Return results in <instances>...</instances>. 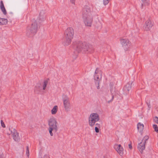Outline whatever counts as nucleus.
Returning a JSON list of instances; mask_svg holds the SVG:
<instances>
[{
    "label": "nucleus",
    "mask_w": 158,
    "mask_h": 158,
    "mask_svg": "<svg viewBox=\"0 0 158 158\" xmlns=\"http://www.w3.org/2000/svg\"><path fill=\"white\" fill-rule=\"evenodd\" d=\"M73 48L77 53L81 52L86 53L93 52L94 49L91 45L85 42L77 41L73 43Z\"/></svg>",
    "instance_id": "1"
},
{
    "label": "nucleus",
    "mask_w": 158,
    "mask_h": 158,
    "mask_svg": "<svg viewBox=\"0 0 158 158\" xmlns=\"http://www.w3.org/2000/svg\"><path fill=\"white\" fill-rule=\"evenodd\" d=\"M74 35L73 29L71 27L66 29L64 33V41L63 44L66 46L69 45L71 42Z\"/></svg>",
    "instance_id": "2"
},
{
    "label": "nucleus",
    "mask_w": 158,
    "mask_h": 158,
    "mask_svg": "<svg viewBox=\"0 0 158 158\" xmlns=\"http://www.w3.org/2000/svg\"><path fill=\"white\" fill-rule=\"evenodd\" d=\"M38 26L37 21L33 20L31 25L28 26L27 28L26 35L29 36L35 34L37 32Z\"/></svg>",
    "instance_id": "3"
},
{
    "label": "nucleus",
    "mask_w": 158,
    "mask_h": 158,
    "mask_svg": "<svg viewBox=\"0 0 158 158\" xmlns=\"http://www.w3.org/2000/svg\"><path fill=\"white\" fill-rule=\"evenodd\" d=\"M92 16L89 7L87 6H84L82 9V18Z\"/></svg>",
    "instance_id": "4"
},
{
    "label": "nucleus",
    "mask_w": 158,
    "mask_h": 158,
    "mask_svg": "<svg viewBox=\"0 0 158 158\" xmlns=\"http://www.w3.org/2000/svg\"><path fill=\"white\" fill-rule=\"evenodd\" d=\"M120 41L121 44L125 50H127L131 45V42L127 39H122Z\"/></svg>",
    "instance_id": "5"
},
{
    "label": "nucleus",
    "mask_w": 158,
    "mask_h": 158,
    "mask_svg": "<svg viewBox=\"0 0 158 158\" xmlns=\"http://www.w3.org/2000/svg\"><path fill=\"white\" fill-rule=\"evenodd\" d=\"M63 101L65 110L66 111H69L70 109V104L69 99L67 97H66L65 98H63Z\"/></svg>",
    "instance_id": "6"
},
{
    "label": "nucleus",
    "mask_w": 158,
    "mask_h": 158,
    "mask_svg": "<svg viewBox=\"0 0 158 158\" xmlns=\"http://www.w3.org/2000/svg\"><path fill=\"white\" fill-rule=\"evenodd\" d=\"M153 24L152 23L151 19L150 18L146 21L143 27L145 31H150L152 26Z\"/></svg>",
    "instance_id": "7"
},
{
    "label": "nucleus",
    "mask_w": 158,
    "mask_h": 158,
    "mask_svg": "<svg viewBox=\"0 0 158 158\" xmlns=\"http://www.w3.org/2000/svg\"><path fill=\"white\" fill-rule=\"evenodd\" d=\"M83 21L85 25L86 26L91 27L93 21V18L92 16L83 18Z\"/></svg>",
    "instance_id": "8"
},
{
    "label": "nucleus",
    "mask_w": 158,
    "mask_h": 158,
    "mask_svg": "<svg viewBox=\"0 0 158 158\" xmlns=\"http://www.w3.org/2000/svg\"><path fill=\"white\" fill-rule=\"evenodd\" d=\"M133 83L132 81H130L126 84L123 88V90L126 94H128L129 91L131 90Z\"/></svg>",
    "instance_id": "9"
},
{
    "label": "nucleus",
    "mask_w": 158,
    "mask_h": 158,
    "mask_svg": "<svg viewBox=\"0 0 158 158\" xmlns=\"http://www.w3.org/2000/svg\"><path fill=\"white\" fill-rule=\"evenodd\" d=\"M48 124L50 127L54 128L55 132H56L57 131V128L56 126V121L55 119H50Z\"/></svg>",
    "instance_id": "10"
},
{
    "label": "nucleus",
    "mask_w": 158,
    "mask_h": 158,
    "mask_svg": "<svg viewBox=\"0 0 158 158\" xmlns=\"http://www.w3.org/2000/svg\"><path fill=\"white\" fill-rule=\"evenodd\" d=\"M114 148L120 156H122L123 155V149L120 144L115 145Z\"/></svg>",
    "instance_id": "11"
},
{
    "label": "nucleus",
    "mask_w": 158,
    "mask_h": 158,
    "mask_svg": "<svg viewBox=\"0 0 158 158\" xmlns=\"http://www.w3.org/2000/svg\"><path fill=\"white\" fill-rule=\"evenodd\" d=\"M145 142H143V140H142V142L138 144V148L141 153H142L143 150L145 149Z\"/></svg>",
    "instance_id": "12"
},
{
    "label": "nucleus",
    "mask_w": 158,
    "mask_h": 158,
    "mask_svg": "<svg viewBox=\"0 0 158 158\" xmlns=\"http://www.w3.org/2000/svg\"><path fill=\"white\" fill-rule=\"evenodd\" d=\"M41 90V85L40 83H38L34 88V91L36 94H39Z\"/></svg>",
    "instance_id": "13"
},
{
    "label": "nucleus",
    "mask_w": 158,
    "mask_h": 158,
    "mask_svg": "<svg viewBox=\"0 0 158 158\" xmlns=\"http://www.w3.org/2000/svg\"><path fill=\"white\" fill-rule=\"evenodd\" d=\"M0 8L3 14L6 15L7 14V12L2 1H1L0 2Z\"/></svg>",
    "instance_id": "14"
},
{
    "label": "nucleus",
    "mask_w": 158,
    "mask_h": 158,
    "mask_svg": "<svg viewBox=\"0 0 158 158\" xmlns=\"http://www.w3.org/2000/svg\"><path fill=\"white\" fill-rule=\"evenodd\" d=\"M12 135L13 138L15 141H18L20 140V138L18 132L14 133Z\"/></svg>",
    "instance_id": "15"
},
{
    "label": "nucleus",
    "mask_w": 158,
    "mask_h": 158,
    "mask_svg": "<svg viewBox=\"0 0 158 158\" xmlns=\"http://www.w3.org/2000/svg\"><path fill=\"white\" fill-rule=\"evenodd\" d=\"M99 120V119H91V120L89 119V124L90 126H93L94 125L95 123L98 121Z\"/></svg>",
    "instance_id": "16"
},
{
    "label": "nucleus",
    "mask_w": 158,
    "mask_h": 158,
    "mask_svg": "<svg viewBox=\"0 0 158 158\" xmlns=\"http://www.w3.org/2000/svg\"><path fill=\"white\" fill-rule=\"evenodd\" d=\"M89 118H99V115L96 113H93L90 114Z\"/></svg>",
    "instance_id": "17"
},
{
    "label": "nucleus",
    "mask_w": 158,
    "mask_h": 158,
    "mask_svg": "<svg viewBox=\"0 0 158 158\" xmlns=\"http://www.w3.org/2000/svg\"><path fill=\"white\" fill-rule=\"evenodd\" d=\"M137 129L138 130H140V132L141 131V130H142L143 128V124H141L140 123H139L137 124Z\"/></svg>",
    "instance_id": "18"
},
{
    "label": "nucleus",
    "mask_w": 158,
    "mask_h": 158,
    "mask_svg": "<svg viewBox=\"0 0 158 158\" xmlns=\"http://www.w3.org/2000/svg\"><path fill=\"white\" fill-rule=\"evenodd\" d=\"M57 106H55L52 110L51 112L52 114H55L57 111Z\"/></svg>",
    "instance_id": "19"
},
{
    "label": "nucleus",
    "mask_w": 158,
    "mask_h": 158,
    "mask_svg": "<svg viewBox=\"0 0 158 158\" xmlns=\"http://www.w3.org/2000/svg\"><path fill=\"white\" fill-rule=\"evenodd\" d=\"M142 2H143V4H142L141 5V8H143V6L144 5H148L149 4V0H141Z\"/></svg>",
    "instance_id": "20"
},
{
    "label": "nucleus",
    "mask_w": 158,
    "mask_h": 158,
    "mask_svg": "<svg viewBox=\"0 0 158 158\" xmlns=\"http://www.w3.org/2000/svg\"><path fill=\"white\" fill-rule=\"evenodd\" d=\"M9 130L10 131V133L12 135L14 133H15L18 132L15 128H13L12 127H10L9 128Z\"/></svg>",
    "instance_id": "21"
},
{
    "label": "nucleus",
    "mask_w": 158,
    "mask_h": 158,
    "mask_svg": "<svg viewBox=\"0 0 158 158\" xmlns=\"http://www.w3.org/2000/svg\"><path fill=\"white\" fill-rule=\"evenodd\" d=\"M1 22L2 23V24H0V25H6L8 21L7 19L2 18Z\"/></svg>",
    "instance_id": "22"
},
{
    "label": "nucleus",
    "mask_w": 158,
    "mask_h": 158,
    "mask_svg": "<svg viewBox=\"0 0 158 158\" xmlns=\"http://www.w3.org/2000/svg\"><path fill=\"white\" fill-rule=\"evenodd\" d=\"M94 79L96 80L97 81L95 82L96 84H99V77L97 74H95L94 76Z\"/></svg>",
    "instance_id": "23"
},
{
    "label": "nucleus",
    "mask_w": 158,
    "mask_h": 158,
    "mask_svg": "<svg viewBox=\"0 0 158 158\" xmlns=\"http://www.w3.org/2000/svg\"><path fill=\"white\" fill-rule=\"evenodd\" d=\"M48 83V81L47 80H45L44 81L43 85V90H45L46 89L47 85Z\"/></svg>",
    "instance_id": "24"
},
{
    "label": "nucleus",
    "mask_w": 158,
    "mask_h": 158,
    "mask_svg": "<svg viewBox=\"0 0 158 158\" xmlns=\"http://www.w3.org/2000/svg\"><path fill=\"white\" fill-rule=\"evenodd\" d=\"M52 131H54L55 132V130H54V128H51V127H49V133L50 134V135L51 136L53 135V133H52Z\"/></svg>",
    "instance_id": "25"
},
{
    "label": "nucleus",
    "mask_w": 158,
    "mask_h": 158,
    "mask_svg": "<svg viewBox=\"0 0 158 158\" xmlns=\"http://www.w3.org/2000/svg\"><path fill=\"white\" fill-rule=\"evenodd\" d=\"M98 73L102 74V72L101 71H99L98 68H97L95 72V74H97Z\"/></svg>",
    "instance_id": "26"
},
{
    "label": "nucleus",
    "mask_w": 158,
    "mask_h": 158,
    "mask_svg": "<svg viewBox=\"0 0 158 158\" xmlns=\"http://www.w3.org/2000/svg\"><path fill=\"white\" fill-rule=\"evenodd\" d=\"M146 103L148 106V110H150L151 107V106L150 103L149 101V102H146Z\"/></svg>",
    "instance_id": "27"
},
{
    "label": "nucleus",
    "mask_w": 158,
    "mask_h": 158,
    "mask_svg": "<svg viewBox=\"0 0 158 158\" xmlns=\"http://www.w3.org/2000/svg\"><path fill=\"white\" fill-rule=\"evenodd\" d=\"M26 154L27 156H29V151L28 146L26 147Z\"/></svg>",
    "instance_id": "28"
},
{
    "label": "nucleus",
    "mask_w": 158,
    "mask_h": 158,
    "mask_svg": "<svg viewBox=\"0 0 158 158\" xmlns=\"http://www.w3.org/2000/svg\"><path fill=\"white\" fill-rule=\"evenodd\" d=\"M153 127L155 131L158 133V128L157 125L155 124H154L153 125Z\"/></svg>",
    "instance_id": "29"
},
{
    "label": "nucleus",
    "mask_w": 158,
    "mask_h": 158,
    "mask_svg": "<svg viewBox=\"0 0 158 158\" xmlns=\"http://www.w3.org/2000/svg\"><path fill=\"white\" fill-rule=\"evenodd\" d=\"M148 138L149 137L148 136H146L144 137L142 140H143V142H145V143H146V140L148 139Z\"/></svg>",
    "instance_id": "30"
},
{
    "label": "nucleus",
    "mask_w": 158,
    "mask_h": 158,
    "mask_svg": "<svg viewBox=\"0 0 158 158\" xmlns=\"http://www.w3.org/2000/svg\"><path fill=\"white\" fill-rule=\"evenodd\" d=\"M110 0H103V4L105 5L107 4Z\"/></svg>",
    "instance_id": "31"
},
{
    "label": "nucleus",
    "mask_w": 158,
    "mask_h": 158,
    "mask_svg": "<svg viewBox=\"0 0 158 158\" xmlns=\"http://www.w3.org/2000/svg\"><path fill=\"white\" fill-rule=\"evenodd\" d=\"M1 123L2 126V127H5V125L3 121L2 120H1Z\"/></svg>",
    "instance_id": "32"
},
{
    "label": "nucleus",
    "mask_w": 158,
    "mask_h": 158,
    "mask_svg": "<svg viewBox=\"0 0 158 158\" xmlns=\"http://www.w3.org/2000/svg\"><path fill=\"white\" fill-rule=\"evenodd\" d=\"M95 132L96 133L99 132V128L98 127H95Z\"/></svg>",
    "instance_id": "33"
},
{
    "label": "nucleus",
    "mask_w": 158,
    "mask_h": 158,
    "mask_svg": "<svg viewBox=\"0 0 158 158\" xmlns=\"http://www.w3.org/2000/svg\"><path fill=\"white\" fill-rule=\"evenodd\" d=\"M0 158H5L4 155L2 154L0 155Z\"/></svg>",
    "instance_id": "34"
},
{
    "label": "nucleus",
    "mask_w": 158,
    "mask_h": 158,
    "mask_svg": "<svg viewBox=\"0 0 158 158\" xmlns=\"http://www.w3.org/2000/svg\"><path fill=\"white\" fill-rule=\"evenodd\" d=\"M43 158H49V156L47 155H45L44 156Z\"/></svg>",
    "instance_id": "35"
},
{
    "label": "nucleus",
    "mask_w": 158,
    "mask_h": 158,
    "mask_svg": "<svg viewBox=\"0 0 158 158\" xmlns=\"http://www.w3.org/2000/svg\"><path fill=\"white\" fill-rule=\"evenodd\" d=\"M44 10H42L40 13V15H41V14H44Z\"/></svg>",
    "instance_id": "36"
},
{
    "label": "nucleus",
    "mask_w": 158,
    "mask_h": 158,
    "mask_svg": "<svg viewBox=\"0 0 158 158\" xmlns=\"http://www.w3.org/2000/svg\"><path fill=\"white\" fill-rule=\"evenodd\" d=\"M70 2L72 4H75V0H70Z\"/></svg>",
    "instance_id": "37"
},
{
    "label": "nucleus",
    "mask_w": 158,
    "mask_h": 158,
    "mask_svg": "<svg viewBox=\"0 0 158 158\" xmlns=\"http://www.w3.org/2000/svg\"><path fill=\"white\" fill-rule=\"evenodd\" d=\"M128 146H129V147L130 149H131L132 148V146L131 144H129L128 145Z\"/></svg>",
    "instance_id": "38"
},
{
    "label": "nucleus",
    "mask_w": 158,
    "mask_h": 158,
    "mask_svg": "<svg viewBox=\"0 0 158 158\" xmlns=\"http://www.w3.org/2000/svg\"><path fill=\"white\" fill-rule=\"evenodd\" d=\"M155 120V119H154ZM156 120H155L156 123L157 124H158V119H155Z\"/></svg>",
    "instance_id": "39"
},
{
    "label": "nucleus",
    "mask_w": 158,
    "mask_h": 158,
    "mask_svg": "<svg viewBox=\"0 0 158 158\" xmlns=\"http://www.w3.org/2000/svg\"><path fill=\"white\" fill-rule=\"evenodd\" d=\"M113 98H114L113 96H112V100H110V101H108V103H109L110 101H112L113 100Z\"/></svg>",
    "instance_id": "40"
},
{
    "label": "nucleus",
    "mask_w": 158,
    "mask_h": 158,
    "mask_svg": "<svg viewBox=\"0 0 158 158\" xmlns=\"http://www.w3.org/2000/svg\"><path fill=\"white\" fill-rule=\"evenodd\" d=\"M1 20H2V18H0V24H2V23L1 22Z\"/></svg>",
    "instance_id": "41"
},
{
    "label": "nucleus",
    "mask_w": 158,
    "mask_h": 158,
    "mask_svg": "<svg viewBox=\"0 0 158 158\" xmlns=\"http://www.w3.org/2000/svg\"><path fill=\"white\" fill-rule=\"evenodd\" d=\"M98 84V86L97 87V89H99L100 88V87H99V84Z\"/></svg>",
    "instance_id": "42"
},
{
    "label": "nucleus",
    "mask_w": 158,
    "mask_h": 158,
    "mask_svg": "<svg viewBox=\"0 0 158 158\" xmlns=\"http://www.w3.org/2000/svg\"><path fill=\"white\" fill-rule=\"evenodd\" d=\"M100 23V28H101L102 27V25L101 24V23Z\"/></svg>",
    "instance_id": "43"
},
{
    "label": "nucleus",
    "mask_w": 158,
    "mask_h": 158,
    "mask_svg": "<svg viewBox=\"0 0 158 158\" xmlns=\"http://www.w3.org/2000/svg\"><path fill=\"white\" fill-rule=\"evenodd\" d=\"M155 118H158V117H156H156H155Z\"/></svg>",
    "instance_id": "44"
},
{
    "label": "nucleus",
    "mask_w": 158,
    "mask_h": 158,
    "mask_svg": "<svg viewBox=\"0 0 158 158\" xmlns=\"http://www.w3.org/2000/svg\"><path fill=\"white\" fill-rule=\"evenodd\" d=\"M98 125V124H97H97H96V125Z\"/></svg>",
    "instance_id": "45"
},
{
    "label": "nucleus",
    "mask_w": 158,
    "mask_h": 158,
    "mask_svg": "<svg viewBox=\"0 0 158 158\" xmlns=\"http://www.w3.org/2000/svg\"><path fill=\"white\" fill-rule=\"evenodd\" d=\"M104 158H106L105 157H104Z\"/></svg>",
    "instance_id": "46"
}]
</instances>
